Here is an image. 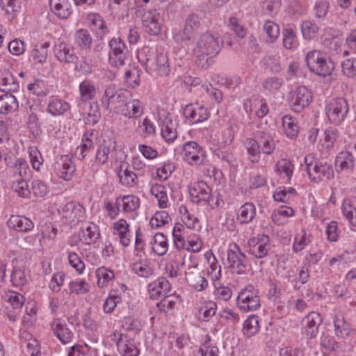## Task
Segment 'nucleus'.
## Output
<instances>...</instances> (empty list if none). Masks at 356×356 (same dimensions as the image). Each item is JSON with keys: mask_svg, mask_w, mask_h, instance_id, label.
<instances>
[{"mask_svg": "<svg viewBox=\"0 0 356 356\" xmlns=\"http://www.w3.org/2000/svg\"><path fill=\"white\" fill-rule=\"evenodd\" d=\"M258 291L252 285L247 286L237 296V305L245 312L254 311L260 307Z\"/></svg>", "mask_w": 356, "mask_h": 356, "instance_id": "6e6552de", "label": "nucleus"}, {"mask_svg": "<svg viewBox=\"0 0 356 356\" xmlns=\"http://www.w3.org/2000/svg\"><path fill=\"white\" fill-rule=\"evenodd\" d=\"M11 282L15 286L19 287L25 285L27 282V277L25 271L15 267L11 274Z\"/></svg>", "mask_w": 356, "mask_h": 356, "instance_id": "69168bd1", "label": "nucleus"}, {"mask_svg": "<svg viewBox=\"0 0 356 356\" xmlns=\"http://www.w3.org/2000/svg\"><path fill=\"white\" fill-rule=\"evenodd\" d=\"M250 253L256 258H264L268 254L270 249V240L267 235L259 234L257 237L250 239Z\"/></svg>", "mask_w": 356, "mask_h": 356, "instance_id": "4be33fe9", "label": "nucleus"}, {"mask_svg": "<svg viewBox=\"0 0 356 356\" xmlns=\"http://www.w3.org/2000/svg\"><path fill=\"white\" fill-rule=\"evenodd\" d=\"M97 285L100 288L106 287L108 281L114 277V273L104 267L99 268L96 270Z\"/></svg>", "mask_w": 356, "mask_h": 356, "instance_id": "5fc2aeb1", "label": "nucleus"}, {"mask_svg": "<svg viewBox=\"0 0 356 356\" xmlns=\"http://www.w3.org/2000/svg\"><path fill=\"white\" fill-rule=\"evenodd\" d=\"M19 88V83L10 71L6 70L0 71V90L1 91L15 92L18 91Z\"/></svg>", "mask_w": 356, "mask_h": 356, "instance_id": "c85d7f7f", "label": "nucleus"}, {"mask_svg": "<svg viewBox=\"0 0 356 356\" xmlns=\"http://www.w3.org/2000/svg\"><path fill=\"white\" fill-rule=\"evenodd\" d=\"M200 27V18L197 15L190 14L185 20V26L182 30L175 33V39L177 42L191 40Z\"/></svg>", "mask_w": 356, "mask_h": 356, "instance_id": "f3484780", "label": "nucleus"}, {"mask_svg": "<svg viewBox=\"0 0 356 356\" xmlns=\"http://www.w3.org/2000/svg\"><path fill=\"white\" fill-rule=\"evenodd\" d=\"M123 167L124 165H120L118 174L120 181L124 186H133L136 182L137 176L134 172L129 170L127 166L124 169H123Z\"/></svg>", "mask_w": 356, "mask_h": 356, "instance_id": "09e8293b", "label": "nucleus"}, {"mask_svg": "<svg viewBox=\"0 0 356 356\" xmlns=\"http://www.w3.org/2000/svg\"><path fill=\"white\" fill-rule=\"evenodd\" d=\"M282 126L285 134L289 138H295L298 134V126L296 120L290 115H284L282 118Z\"/></svg>", "mask_w": 356, "mask_h": 356, "instance_id": "79ce46f5", "label": "nucleus"}, {"mask_svg": "<svg viewBox=\"0 0 356 356\" xmlns=\"http://www.w3.org/2000/svg\"><path fill=\"white\" fill-rule=\"evenodd\" d=\"M276 170L280 175L284 174L290 179L293 175V165L289 160L281 159L276 163Z\"/></svg>", "mask_w": 356, "mask_h": 356, "instance_id": "774afa93", "label": "nucleus"}, {"mask_svg": "<svg viewBox=\"0 0 356 356\" xmlns=\"http://www.w3.org/2000/svg\"><path fill=\"white\" fill-rule=\"evenodd\" d=\"M70 108V104L61 99L57 98H51L49 99L47 111L54 116L63 115Z\"/></svg>", "mask_w": 356, "mask_h": 356, "instance_id": "e433bc0d", "label": "nucleus"}, {"mask_svg": "<svg viewBox=\"0 0 356 356\" xmlns=\"http://www.w3.org/2000/svg\"><path fill=\"white\" fill-rule=\"evenodd\" d=\"M310 242V235L307 234L305 230H301L294 239L293 249L296 252H300Z\"/></svg>", "mask_w": 356, "mask_h": 356, "instance_id": "6e6d98bb", "label": "nucleus"}, {"mask_svg": "<svg viewBox=\"0 0 356 356\" xmlns=\"http://www.w3.org/2000/svg\"><path fill=\"white\" fill-rule=\"evenodd\" d=\"M185 279L188 284L197 291H202L209 286L204 270L197 265L188 267L185 272Z\"/></svg>", "mask_w": 356, "mask_h": 356, "instance_id": "2eb2a0df", "label": "nucleus"}, {"mask_svg": "<svg viewBox=\"0 0 356 356\" xmlns=\"http://www.w3.org/2000/svg\"><path fill=\"white\" fill-rule=\"evenodd\" d=\"M138 60L149 74L166 76L170 71L169 58L165 52L144 47L139 53Z\"/></svg>", "mask_w": 356, "mask_h": 356, "instance_id": "f03ea898", "label": "nucleus"}, {"mask_svg": "<svg viewBox=\"0 0 356 356\" xmlns=\"http://www.w3.org/2000/svg\"><path fill=\"white\" fill-rule=\"evenodd\" d=\"M263 30L267 35L266 42L268 43H273L278 38L280 27L273 22H266L263 26Z\"/></svg>", "mask_w": 356, "mask_h": 356, "instance_id": "8fccbe9b", "label": "nucleus"}, {"mask_svg": "<svg viewBox=\"0 0 356 356\" xmlns=\"http://www.w3.org/2000/svg\"><path fill=\"white\" fill-rule=\"evenodd\" d=\"M121 300L120 296L116 291L111 292L103 305L104 312L108 314L113 312L117 304L120 302Z\"/></svg>", "mask_w": 356, "mask_h": 356, "instance_id": "e2e57ef3", "label": "nucleus"}, {"mask_svg": "<svg viewBox=\"0 0 356 356\" xmlns=\"http://www.w3.org/2000/svg\"><path fill=\"white\" fill-rule=\"evenodd\" d=\"M334 334L337 337L347 339L351 334L353 330L350 324L344 319L341 314H336L334 317Z\"/></svg>", "mask_w": 356, "mask_h": 356, "instance_id": "c756f323", "label": "nucleus"}, {"mask_svg": "<svg viewBox=\"0 0 356 356\" xmlns=\"http://www.w3.org/2000/svg\"><path fill=\"white\" fill-rule=\"evenodd\" d=\"M115 204L120 206L124 212L131 213L139 208L140 200L135 195H126L115 199Z\"/></svg>", "mask_w": 356, "mask_h": 356, "instance_id": "473e14b6", "label": "nucleus"}, {"mask_svg": "<svg viewBox=\"0 0 356 356\" xmlns=\"http://www.w3.org/2000/svg\"><path fill=\"white\" fill-rule=\"evenodd\" d=\"M51 329L54 335L63 344L71 343L76 338L75 327L69 321L55 318L51 323Z\"/></svg>", "mask_w": 356, "mask_h": 356, "instance_id": "0eeeda50", "label": "nucleus"}, {"mask_svg": "<svg viewBox=\"0 0 356 356\" xmlns=\"http://www.w3.org/2000/svg\"><path fill=\"white\" fill-rule=\"evenodd\" d=\"M321 318L318 312H312L302 321L304 332L309 338L316 337L319 325L321 323Z\"/></svg>", "mask_w": 356, "mask_h": 356, "instance_id": "cd10ccee", "label": "nucleus"}, {"mask_svg": "<svg viewBox=\"0 0 356 356\" xmlns=\"http://www.w3.org/2000/svg\"><path fill=\"white\" fill-rule=\"evenodd\" d=\"M223 44L224 42L217 32L207 31L202 33L197 39L193 49L197 65L202 68L209 67L211 59L220 53Z\"/></svg>", "mask_w": 356, "mask_h": 356, "instance_id": "f257e3e1", "label": "nucleus"}, {"mask_svg": "<svg viewBox=\"0 0 356 356\" xmlns=\"http://www.w3.org/2000/svg\"><path fill=\"white\" fill-rule=\"evenodd\" d=\"M245 147L249 161L253 163H258L261 156L259 143L253 138H247L245 141Z\"/></svg>", "mask_w": 356, "mask_h": 356, "instance_id": "4c0bfd02", "label": "nucleus"}, {"mask_svg": "<svg viewBox=\"0 0 356 356\" xmlns=\"http://www.w3.org/2000/svg\"><path fill=\"white\" fill-rule=\"evenodd\" d=\"M170 289V282L164 277H159L148 285V291L152 299H158L165 296Z\"/></svg>", "mask_w": 356, "mask_h": 356, "instance_id": "a878e982", "label": "nucleus"}, {"mask_svg": "<svg viewBox=\"0 0 356 356\" xmlns=\"http://www.w3.org/2000/svg\"><path fill=\"white\" fill-rule=\"evenodd\" d=\"M113 234L117 236L120 243L124 247L129 245L132 241V235L127 221L123 218L115 222L113 225Z\"/></svg>", "mask_w": 356, "mask_h": 356, "instance_id": "393cba45", "label": "nucleus"}, {"mask_svg": "<svg viewBox=\"0 0 356 356\" xmlns=\"http://www.w3.org/2000/svg\"><path fill=\"white\" fill-rule=\"evenodd\" d=\"M318 26L311 21L306 20L302 23L301 31L305 39H312L318 32Z\"/></svg>", "mask_w": 356, "mask_h": 356, "instance_id": "bf43d9fd", "label": "nucleus"}, {"mask_svg": "<svg viewBox=\"0 0 356 356\" xmlns=\"http://www.w3.org/2000/svg\"><path fill=\"white\" fill-rule=\"evenodd\" d=\"M256 214L255 207L252 203L247 202L242 205L238 214V220L241 223L251 222Z\"/></svg>", "mask_w": 356, "mask_h": 356, "instance_id": "ea45409f", "label": "nucleus"}, {"mask_svg": "<svg viewBox=\"0 0 356 356\" xmlns=\"http://www.w3.org/2000/svg\"><path fill=\"white\" fill-rule=\"evenodd\" d=\"M283 46L286 49H291L298 45L296 29L293 26H288L282 32Z\"/></svg>", "mask_w": 356, "mask_h": 356, "instance_id": "c03bdc74", "label": "nucleus"}, {"mask_svg": "<svg viewBox=\"0 0 356 356\" xmlns=\"http://www.w3.org/2000/svg\"><path fill=\"white\" fill-rule=\"evenodd\" d=\"M184 115L186 119L195 124L207 120L209 117V112L203 105L195 103L184 107Z\"/></svg>", "mask_w": 356, "mask_h": 356, "instance_id": "412c9836", "label": "nucleus"}, {"mask_svg": "<svg viewBox=\"0 0 356 356\" xmlns=\"http://www.w3.org/2000/svg\"><path fill=\"white\" fill-rule=\"evenodd\" d=\"M53 167L57 176L65 181L71 180L76 170L75 165L69 155L59 156Z\"/></svg>", "mask_w": 356, "mask_h": 356, "instance_id": "a211bd4d", "label": "nucleus"}, {"mask_svg": "<svg viewBox=\"0 0 356 356\" xmlns=\"http://www.w3.org/2000/svg\"><path fill=\"white\" fill-rule=\"evenodd\" d=\"M150 193L158 202V205L161 208H167L168 206V197L166 188L161 184H154L152 186Z\"/></svg>", "mask_w": 356, "mask_h": 356, "instance_id": "58836bf2", "label": "nucleus"}, {"mask_svg": "<svg viewBox=\"0 0 356 356\" xmlns=\"http://www.w3.org/2000/svg\"><path fill=\"white\" fill-rule=\"evenodd\" d=\"M49 6L51 11L62 19H67L71 14L67 0H50Z\"/></svg>", "mask_w": 356, "mask_h": 356, "instance_id": "72a5a7b5", "label": "nucleus"}, {"mask_svg": "<svg viewBox=\"0 0 356 356\" xmlns=\"http://www.w3.org/2000/svg\"><path fill=\"white\" fill-rule=\"evenodd\" d=\"M189 194L191 201L197 204H204L210 208H213L211 189L204 181L194 183L189 187Z\"/></svg>", "mask_w": 356, "mask_h": 356, "instance_id": "1a4fd4ad", "label": "nucleus"}, {"mask_svg": "<svg viewBox=\"0 0 356 356\" xmlns=\"http://www.w3.org/2000/svg\"><path fill=\"white\" fill-rule=\"evenodd\" d=\"M5 300L10 304L13 308H20L24 304L25 298L19 293L9 291L5 296Z\"/></svg>", "mask_w": 356, "mask_h": 356, "instance_id": "338daca9", "label": "nucleus"}, {"mask_svg": "<svg viewBox=\"0 0 356 356\" xmlns=\"http://www.w3.org/2000/svg\"><path fill=\"white\" fill-rule=\"evenodd\" d=\"M217 305L213 301H204L201 303L198 309V318L204 322H208L216 314Z\"/></svg>", "mask_w": 356, "mask_h": 356, "instance_id": "f704fd0d", "label": "nucleus"}, {"mask_svg": "<svg viewBox=\"0 0 356 356\" xmlns=\"http://www.w3.org/2000/svg\"><path fill=\"white\" fill-rule=\"evenodd\" d=\"M121 113L129 118H138L143 113L142 102L138 99H132L124 103L121 109Z\"/></svg>", "mask_w": 356, "mask_h": 356, "instance_id": "7c9ffc66", "label": "nucleus"}, {"mask_svg": "<svg viewBox=\"0 0 356 356\" xmlns=\"http://www.w3.org/2000/svg\"><path fill=\"white\" fill-rule=\"evenodd\" d=\"M12 188L19 197H28L31 194L29 185L24 179H16L13 183Z\"/></svg>", "mask_w": 356, "mask_h": 356, "instance_id": "13d9d810", "label": "nucleus"}, {"mask_svg": "<svg viewBox=\"0 0 356 356\" xmlns=\"http://www.w3.org/2000/svg\"><path fill=\"white\" fill-rule=\"evenodd\" d=\"M259 330V323L257 316H249L243 323V332L248 337L254 336Z\"/></svg>", "mask_w": 356, "mask_h": 356, "instance_id": "49530a36", "label": "nucleus"}, {"mask_svg": "<svg viewBox=\"0 0 356 356\" xmlns=\"http://www.w3.org/2000/svg\"><path fill=\"white\" fill-rule=\"evenodd\" d=\"M133 271L140 277H147L152 274V269L147 261L136 262L132 266Z\"/></svg>", "mask_w": 356, "mask_h": 356, "instance_id": "0e129e2a", "label": "nucleus"}, {"mask_svg": "<svg viewBox=\"0 0 356 356\" xmlns=\"http://www.w3.org/2000/svg\"><path fill=\"white\" fill-rule=\"evenodd\" d=\"M171 220L168 213L165 211H157L149 220V225L152 228H159Z\"/></svg>", "mask_w": 356, "mask_h": 356, "instance_id": "3c124183", "label": "nucleus"}, {"mask_svg": "<svg viewBox=\"0 0 356 356\" xmlns=\"http://www.w3.org/2000/svg\"><path fill=\"white\" fill-rule=\"evenodd\" d=\"M161 298V301L156 304L161 312L168 313L170 310L174 309L177 302V297L167 294Z\"/></svg>", "mask_w": 356, "mask_h": 356, "instance_id": "052dcab7", "label": "nucleus"}, {"mask_svg": "<svg viewBox=\"0 0 356 356\" xmlns=\"http://www.w3.org/2000/svg\"><path fill=\"white\" fill-rule=\"evenodd\" d=\"M179 212L181 215V220L186 226L191 229H199L200 228L199 219L193 214L189 213L186 206L181 205L179 207Z\"/></svg>", "mask_w": 356, "mask_h": 356, "instance_id": "a19ab883", "label": "nucleus"}, {"mask_svg": "<svg viewBox=\"0 0 356 356\" xmlns=\"http://www.w3.org/2000/svg\"><path fill=\"white\" fill-rule=\"evenodd\" d=\"M116 143L113 138L104 139L97 147L95 162L97 165L106 164L109 159L110 154L115 150Z\"/></svg>", "mask_w": 356, "mask_h": 356, "instance_id": "b1692460", "label": "nucleus"}, {"mask_svg": "<svg viewBox=\"0 0 356 356\" xmlns=\"http://www.w3.org/2000/svg\"><path fill=\"white\" fill-rule=\"evenodd\" d=\"M355 158L348 151L339 152L335 159L334 165L337 172H353L355 167Z\"/></svg>", "mask_w": 356, "mask_h": 356, "instance_id": "bb28decb", "label": "nucleus"}, {"mask_svg": "<svg viewBox=\"0 0 356 356\" xmlns=\"http://www.w3.org/2000/svg\"><path fill=\"white\" fill-rule=\"evenodd\" d=\"M81 99L83 102L92 99L97 93V89L93 83L88 80L82 81L79 85Z\"/></svg>", "mask_w": 356, "mask_h": 356, "instance_id": "a18cd8bd", "label": "nucleus"}, {"mask_svg": "<svg viewBox=\"0 0 356 356\" xmlns=\"http://www.w3.org/2000/svg\"><path fill=\"white\" fill-rule=\"evenodd\" d=\"M159 119L161 123V135L163 139L171 143L177 137L176 124L173 122L172 115L163 109L158 111Z\"/></svg>", "mask_w": 356, "mask_h": 356, "instance_id": "6ab92c4d", "label": "nucleus"}, {"mask_svg": "<svg viewBox=\"0 0 356 356\" xmlns=\"http://www.w3.org/2000/svg\"><path fill=\"white\" fill-rule=\"evenodd\" d=\"M341 65L343 75L356 80V58H346L342 61Z\"/></svg>", "mask_w": 356, "mask_h": 356, "instance_id": "603ef678", "label": "nucleus"}, {"mask_svg": "<svg viewBox=\"0 0 356 356\" xmlns=\"http://www.w3.org/2000/svg\"><path fill=\"white\" fill-rule=\"evenodd\" d=\"M54 54L60 63L65 64H75L78 61V56L72 45L61 42L54 46Z\"/></svg>", "mask_w": 356, "mask_h": 356, "instance_id": "5701e85b", "label": "nucleus"}, {"mask_svg": "<svg viewBox=\"0 0 356 356\" xmlns=\"http://www.w3.org/2000/svg\"><path fill=\"white\" fill-rule=\"evenodd\" d=\"M36 108L30 106V113L28 117V126L33 135H38L40 131L39 118L35 113Z\"/></svg>", "mask_w": 356, "mask_h": 356, "instance_id": "4d7b16f0", "label": "nucleus"}, {"mask_svg": "<svg viewBox=\"0 0 356 356\" xmlns=\"http://www.w3.org/2000/svg\"><path fill=\"white\" fill-rule=\"evenodd\" d=\"M227 263L233 273L241 275L246 270V257L235 243H231L229 246Z\"/></svg>", "mask_w": 356, "mask_h": 356, "instance_id": "9d476101", "label": "nucleus"}, {"mask_svg": "<svg viewBox=\"0 0 356 356\" xmlns=\"http://www.w3.org/2000/svg\"><path fill=\"white\" fill-rule=\"evenodd\" d=\"M74 43L81 49H88L92 44V38L86 29H79L74 34Z\"/></svg>", "mask_w": 356, "mask_h": 356, "instance_id": "de8ad7c7", "label": "nucleus"}, {"mask_svg": "<svg viewBox=\"0 0 356 356\" xmlns=\"http://www.w3.org/2000/svg\"><path fill=\"white\" fill-rule=\"evenodd\" d=\"M312 94L304 86L297 87L291 93L290 106L296 113L301 112L312 102Z\"/></svg>", "mask_w": 356, "mask_h": 356, "instance_id": "dca6fc26", "label": "nucleus"}, {"mask_svg": "<svg viewBox=\"0 0 356 356\" xmlns=\"http://www.w3.org/2000/svg\"><path fill=\"white\" fill-rule=\"evenodd\" d=\"M163 17L156 9H150L142 15V24L145 31L152 35H157L161 31Z\"/></svg>", "mask_w": 356, "mask_h": 356, "instance_id": "9b49d317", "label": "nucleus"}, {"mask_svg": "<svg viewBox=\"0 0 356 356\" xmlns=\"http://www.w3.org/2000/svg\"><path fill=\"white\" fill-rule=\"evenodd\" d=\"M349 107L347 101L343 98L332 99L325 106V113L329 121L334 124H340L346 117Z\"/></svg>", "mask_w": 356, "mask_h": 356, "instance_id": "423d86ee", "label": "nucleus"}, {"mask_svg": "<svg viewBox=\"0 0 356 356\" xmlns=\"http://www.w3.org/2000/svg\"><path fill=\"white\" fill-rule=\"evenodd\" d=\"M109 47L111 49L108 58L110 64L116 67L124 65L128 59L124 42L120 38H113L109 42Z\"/></svg>", "mask_w": 356, "mask_h": 356, "instance_id": "ddd939ff", "label": "nucleus"}, {"mask_svg": "<svg viewBox=\"0 0 356 356\" xmlns=\"http://www.w3.org/2000/svg\"><path fill=\"white\" fill-rule=\"evenodd\" d=\"M168 250V240L162 233H156L154 236L152 250L159 256L164 255Z\"/></svg>", "mask_w": 356, "mask_h": 356, "instance_id": "37998d69", "label": "nucleus"}, {"mask_svg": "<svg viewBox=\"0 0 356 356\" xmlns=\"http://www.w3.org/2000/svg\"><path fill=\"white\" fill-rule=\"evenodd\" d=\"M339 134V133L337 128L330 127L325 129L324 132V139L322 143L323 147L326 149L332 148Z\"/></svg>", "mask_w": 356, "mask_h": 356, "instance_id": "864d4df0", "label": "nucleus"}, {"mask_svg": "<svg viewBox=\"0 0 356 356\" xmlns=\"http://www.w3.org/2000/svg\"><path fill=\"white\" fill-rule=\"evenodd\" d=\"M59 213L63 222L71 227L83 221L86 217L85 208L76 202L66 203L59 210Z\"/></svg>", "mask_w": 356, "mask_h": 356, "instance_id": "39448f33", "label": "nucleus"}, {"mask_svg": "<svg viewBox=\"0 0 356 356\" xmlns=\"http://www.w3.org/2000/svg\"><path fill=\"white\" fill-rule=\"evenodd\" d=\"M305 60L310 71L318 76H326L331 74L334 67V63L320 51L308 52Z\"/></svg>", "mask_w": 356, "mask_h": 356, "instance_id": "20e7f679", "label": "nucleus"}, {"mask_svg": "<svg viewBox=\"0 0 356 356\" xmlns=\"http://www.w3.org/2000/svg\"><path fill=\"white\" fill-rule=\"evenodd\" d=\"M100 236L98 226L93 222H88L82 227L78 234L73 235L70 240L71 245H77L79 242L85 245L95 243Z\"/></svg>", "mask_w": 356, "mask_h": 356, "instance_id": "f8f14e48", "label": "nucleus"}, {"mask_svg": "<svg viewBox=\"0 0 356 356\" xmlns=\"http://www.w3.org/2000/svg\"><path fill=\"white\" fill-rule=\"evenodd\" d=\"M181 154L184 160L191 165H200L206 159L204 151L193 141L187 142L183 145Z\"/></svg>", "mask_w": 356, "mask_h": 356, "instance_id": "4468645a", "label": "nucleus"}, {"mask_svg": "<svg viewBox=\"0 0 356 356\" xmlns=\"http://www.w3.org/2000/svg\"><path fill=\"white\" fill-rule=\"evenodd\" d=\"M18 108V102L16 97L10 92L0 96V113H8L15 111Z\"/></svg>", "mask_w": 356, "mask_h": 356, "instance_id": "c9c22d12", "label": "nucleus"}, {"mask_svg": "<svg viewBox=\"0 0 356 356\" xmlns=\"http://www.w3.org/2000/svg\"><path fill=\"white\" fill-rule=\"evenodd\" d=\"M90 290V285L84 280L78 279L70 283V291L71 293L83 294Z\"/></svg>", "mask_w": 356, "mask_h": 356, "instance_id": "680f3d73", "label": "nucleus"}, {"mask_svg": "<svg viewBox=\"0 0 356 356\" xmlns=\"http://www.w3.org/2000/svg\"><path fill=\"white\" fill-rule=\"evenodd\" d=\"M304 161L307 175L312 181L319 183L333 178L332 167L327 162L316 160L312 154L306 155Z\"/></svg>", "mask_w": 356, "mask_h": 356, "instance_id": "7ed1b4c3", "label": "nucleus"}, {"mask_svg": "<svg viewBox=\"0 0 356 356\" xmlns=\"http://www.w3.org/2000/svg\"><path fill=\"white\" fill-rule=\"evenodd\" d=\"M111 340L114 341L120 353L122 356H138L139 349L134 343L127 339V337L115 330L111 335Z\"/></svg>", "mask_w": 356, "mask_h": 356, "instance_id": "aec40b11", "label": "nucleus"}, {"mask_svg": "<svg viewBox=\"0 0 356 356\" xmlns=\"http://www.w3.org/2000/svg\"><path fill=\"white\" fill-rule=\"evenodd\" d=\"M8 225L17 232H28L33 228V222L23 216H11L8 221Z\"/></svg>", "mask_w": 356, "mask_h": 356, "instance_id": "2f4dec72", "label": "nucleus"}]
</instances>
